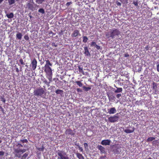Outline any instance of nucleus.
<instances>
[{
  "label": "nucleus",
  "instance_id": "nucleus-1",
  "mask_svg": "<svg viewBox=\"0 0 159 159\" xmlns=\"http://www.w3.org/2000/svg\"><path fill=\"white\" fill-rule=\"evenodd\" d=\"M16 146L18 148L14 149V151L16 153L15 155V157L20 158L21 157V154L25 152L26 151V149H21L19 148L20 147L22 148L23 147V145L20 143L17 144H16Z\"/></svg>",
  "mask_w": 159,
  "mask_h": 159
},
{
  "label": "nucleus",
  "instance_id": "nucleus-2",
  "mask_svg": "<svg viewBox=\"0 0 159 159\" xmlns=\"http://www.w3.org/2000/svg\"><path fill=\"white\" fill-rule=\"evenodd\" d=\"M120 34V31L117 29L113 28L110 31L107 32L106 34V36L107 38L111 37L113 39L116 36H118Z\"/></svg>",
  "mask_w": 159,
  "mask_h": 159
},
{
  "label": "nucleus",
  "instance_id": "nucleus-3",
  "mask_svg": "<svg viewBox=\"0 0 159 159\" xmlns=\"http://www.w3.org/2000/svg\"><path fill=\"white\" fill-rule=\"evenodd\" d=\"M44 71L46 73V77L50 81H52V69L50 66H45Z\"/></svg>",
  "mask_w": 159,
  "mask_h": 159
},
{
  "label": "nucleus",
  "instance_id": "nucleus-4",
  "mask_svg": "<svg viewBox=\"0 0 159 159\" xmlns=\"http://www.w3.org/2000/svg\"><path fill=\"white\" fill-rule=\"evenodd\" d=\"M26 7L29 10L34 11L35 10V7L33 0H30L26 4Z\"/></svg>",
  "mask_w": 159,
  "mask_h": 159
},
{
  "label": "nucleus",
  "instance_id": "nucleus-5",
  "mask_svg": "<svg viewBox=\"0 0 159 159\" xmlns=\"http://www.w3.org/2000/svg\"><path fill=\"white\" fill-rule=\"evenodd\" d=\"M57 154L59 157V159H69L66 153L63 151L58 150Z\"/></svg>",
  "mask_w": 159,
  "mask_h": 159
},
{
  "label": "nucleus",
  "instance_id": "nucleus-6",
  "mask_svg": "<svg viewBox=\"0 0 159 159\" xmlns=\"http://www.w3.org/2000/svg\"><path fill=\"white\" fill-rule=\"evenodd\" d=\"M45 92L44 89L42 88H38L34 91V95L38 96H41Z\"/></svg>",
  "mask_w": 159,
  "mask_h": 159
},
{
  "label": "nucleus",
  "instance_id": "nucleus-7",
  "mask_svg": "<svg viewBox=\"0 0 159 159\" xmlns=\"http://www.w3.org/2000/svg\"><path fill=\"white\" fill-rule=\"evenodd\" d=\"M116 115L113 116H111L108 118V121L111 123H114L118 121L119 119V116H116Z\"/></svg>",
  "mask_w": 159,
  "mask_h": 159
},
{
  "label": "nucleus",
  "instance_id": "nucleus-8",
  "mask_svg": "<svg viewBox=\"0 0 159 159\" xmlns=\"http://www.w3.org/2000/svg\"><path fill=\"white\" fill-rule=\"evenodd\" d=\"M65 134L67 135L74 136L75 134V131L72 130L71 129L69 128L66 130Z\"/></svg>",
  "mask_w": 159,
  "mask_h": 159
},
{
  "label": "nucleus",
  "instance_id": "nucleus-9",
  "mask_svg": "<svg viewBox=\"0 0 159 159\" xmlns=\"http://www.w3.org/2000/svg\"><path fill=\"white\" fill-rule=\"evenodd\" d=\"M81 34L80 33V31L77 30H75L71 34V37L72 38H76L78 36H80Z\"/></svg>",
  "mask_w": 159,
  "mask_h": 159
},
{
  "label": "nucleus",
  "instance_id": "nucleus-10",
  "mask_svg": "<svg viewBox=\"0 0 159 159\" xmlns=\"http://www.w3.org/2000/svg\"><path fill=\"white\" fill-rule=\"evenodd\" d=\"M37 63V61L35 58H34L31 61V65L33 70H34L36 68Z\"/></svg>",
  "mask_w": 159,
  "mask_h": 159
},
{
  "label": "nucleus",
  "instance_id": "nucleus-11",
  "mask_svg": "<svg viewBox=\"0 0 159 159\" xmlns=\"http://www.w3.org/2000/svg\"><path fill=\"white\" fill-rule=\"evenodd\" d=\"M84 53L85 54V56L88 57H90L91 54L89 51L88 48L87 47H85L84 48Z\"/></svg>",
  "mask_w": 159,
  "mask_h": 159
},
{
  "label": "nucleus",
  "instance_id": "nucleus-12",
  "mask_svg": "<svg viewBox=\"0 0 159 159\" xmlns=\"http://www.w3.org/2000/svg\"><path fill=\"white\" fill-rule=\"evenodd\" d=\"M111 141L108 139H105L102 140L101 144L102 145H109L110 144Z\"/></svg>",
  "mask_w": 159,
  "mask_h": 159
},
{
  "label": "nucleus",
  "instance_id": "nucleus-13",
  "mask_svg": "<svg viewBox=\"0 0 159 159\" xmlns=\"http://www.w3.org/2000/svg\"><path fill=\"white\" fill-rule=\"evenodd\" d=\"M108 113L110 114H114L116 112V110L115 107H112L107 110Z\"/></svg>",
  "mask_w": 159,
  "mask_h": 159
},
{
  "label": "nucleus",
  "instance_id": "nucleus-14",
  "mask_svg": "<svg viewBox=\"0 0 159 159\" xmlns=\"http://www.w3.org/2000/svg\"><path fill=\"white\" fill-rule=\"evenodd\" d=\"M97 148L100 150L102 153H106L105 148L101 145H98L97 146Z\"/></svg>",
  "mask_w": 159,
  "mask_h": 159
},
{
  "label": "nucleus",
  "instance_id": "nucleus-15",
  "mask_svg": "<svg viewBox=\"0 0 159 159\" xmlns=\"http://www.w3.org/2000/svg\"><path fill=\"white\" fill-rule=\"evenodd\" d=\"M91 46H95L96 48L98 50H99L100 48V47L96 44V42H92L91 43Z\"/></svg>",
  "mask_w": 159,
  "mask_h": 159
},
{
  "label": "nucleus",
  "instance_id": "nucleus-16",
  "mask_svg": "<svg viewBox=\"0 0 159 159\" xmlns=\"http://www.w3.org/2000/svg\"><path fill=\"white\" fill-rule=\"evenodd\" d=\"M108 99L110 101L114 100L115 98V96L112 94H107Z\"/></svg>",
  "mask_w": 159,
  "mask_h": 159
},
{
  "label": "nucleus",
  "instance_id": "nucleus-17",
  "mask_svg": "<svg viewBox=\"0 0 159 159\" xmlns=\"http://www.w3.org/2000/svg\"><path fill=\"white\" fill-rule=\"evenodd\" d=\"M135 130V128L133 127L132 128V129H126L124 130V132L126 133H133Z\"/></svg>",
  "mask_w": 159,
  "mask_h": 159
},
{
  "label": "nucleus",
  "instance_id": "nucleus-18",
  "mask_svg": "<svg viewBox=\"0 0 159 159\" xmlns=\"http://www.w3.org/2000/svg\"><path fill=\"white\" fill-rule=\"evenodd\" d=\"M22 35L21 33L18 32L16 34V38L17 39L21 40L22 38Z\"/></svg>",
  "mask_w": 159,
  "mask_h": 159
},
{
  "label": "nucleus",
  "instance_id": "nucleus-19",
  "mask_svg": "<svg viewBox=\"0 0 159 159\" xmlns=\"http://www.w3.org/2000/svg\"><path fill=\"white\" fill-rule=\"evenodd\" d=\"M46 63L45 65V66H52V64L51 63L50 61L48 60H45Z\"/></svg>",
  "mask_w": 159,
  "mask_h": 159
},
{
  "label": "nucleus",
  "instance_id": "nucleus-20",
  "mask_svg": "<svg viewBox=\"0 0 159 159\" xmlns=\"http://www.w3.org/2000/svg\"><path fill=\"white\" fill-rule=\"evenodd\" d=\"M115 86L117 88V89L114 91L115 93H120L122 91L123 89L121 88H118L116 86Z\"/></svg>",
  "mask_w": 159,
  "mask_h": 159
},
{
  "label": "nucleus",
  "instance_id": "nucleus-21",
  "mask_svg": "<svg viewBox=\"0 0 159 159\" xmlns=\"http://www.w3.org/2000/svg\"><path fill=\"white\" fill-rule=\"evenodd\" d=\"M76 155L79 159H85L83 155L79 153H77Z\"/></svg>",
  "mask_w": 159,
  "mask_h": 159
},
{
  "label": "nucleus",
  "instance_id": "nucleus-22",
  "mask_svg": "<svg viewBox=\"0 0 159 159\" xmlns=\"http://www.w3.org/2000/svg\"><path fill=\"white\" fill-rule=\"evenodd\" d=\"M6 16L8 18L11 19L14 17V14L13 13L11 12L9 14H7Z\"/></svg>",
  "mask_w": 159,
  "mask_h": 159
},
{
  "label": "nucleus",
  "instance_id": "nucleus-23",
  "mask_svg": "<svg viewBox=\"0 0 159 159\" xmlns=\"http://www.w3.org/2000/svg\"><path fill=\"white\" fill-rule=\"evenodd\" d=\"M63 91L60 89H57L56 90L55 93L57 94H63Z\"/></svg>",
  "mask_w": 159,
  "mask_h": 159
},
{
  "label": "nucleus",
  "instance_id": "nucleus-24",
  "mask_svg": "<svg viewBox=\"0 0 159 159\" xmlns=\"http://www.w3.org/2000/svg\"><path fill=\"white\" fill-rule=\"evenodd\" d=\"M83 42L84 43H86L88 40V38L86 36H83Z\"/></svg>",
  "mask_w": 159,
  "mask_h": 159
},
{
  "label": "nucleus",
  "instance_id": "nucleus-25",
  "mask_svg": "<svg viewBox=\"0 0 159 159\" xmlns=\"http://www.w3.org/2000/svg\"><path fill=\"white\" fill-rule=\"evenodd\" d=\"M152 89L153 90L156 91L157 88L156 83L155 82H153L152 83Z\"/></svg>",
  "mask_w": 159,
  "mask_h": 159
},
{
  "label": "nucleus",
  "instance_id": "nucleus-26",
  "mask_svg": "<svg viewBox=\"0 0 159 159\" xmlns=\"http://www.w3.org/2000/svg\"><path fill=\"white\" fill-rule=\"evenodd\" d=\"M75 83L80 87H81L83 86L82 83L80 81H75Z\"/></svg>",
  "mask_w": 159,
  "mask_h": 159
},
{
  "label": "nucleus",
  "instance_id": "nucleus-27",
  "mask_svg": "<svg viewBox=\"0 0 159 159\" xmlns=\"http://www.w3.org/2000/svg\"><path fill=\"white\" fill-rule=\"evenodd\" d=\"M78 67L79 72L82 73L83 75H84V73L83 70V68L82 67H81L80 66H78Z\"/></svg>",
  "mask_w": 159,
  "mask_h": 159
},
{
  "label": "nucleus",
  "instance_id": "nucleus-28",
  "mask_svg": "<svg viewBox=\"0 0 159 159\" xmlns=\"http://www.w3.org/2000/svg\"><path fill=\"white\" fill-rule=\"evenodd\" d=\"M155 138L153 137H150L148 138L147 140V142L152 141L153 140L155 139Z\"/></svg>",
  "mask_w": 159,
  "mask_h": 159
},
{
  "label": "nucleus",
  "instance_id": "nucleus-29",
  "mask_svg": "<svg viewBox=\"0 0 159 159\" xmlns=\"http://www.w3.org/2000/svg\"><path fill=\"white\" fill-rule=\"evenodd\" d=\"M83 88L84 89V90L86 91H87L90 90L91 89V88L90 87H85V86H84L83 87Z\"/></svg>",
  "mask_w": 159,
  "mask_h": 159
},
{
  "label": "nucleus",
  "instance_id": "nucleus-30",
  "mask_svg": "<svg viewBox=\"0 0 159 159\" xmlns=\"http://www.w3.org/2000/svg\"><path fill=\"white\" fill-rule=\"evenodd\" d=\"M8 2L9 5L14 4L15 2V0H8Z\"/></svg>",
  "mask_w": 159,
  "mask_h": 159
},
{
  "label": "nucleus",
  "instance_id": "nucleus-31",
  "mask_svg": "<svg viewBox=\"0 0 159 159\" xmlns=\"http://www.w3.org/2000/svg\"><path fill=\"white\" fill-rule=\"evenodd\" d=\"M28 155V154L27 153H24L22 156L21 159H25Z\"/></svg>",
  "mask_w": 159,
  "mask_h": 159
},
{
  "label": "nucleus",
  "instance_id": "nucleus-32",
  "mask_svg": "<svg viewBox=\"0 0 159 159\" xmlns=\"http://www.w3.org/2000/svg\"><path fill=\"white\" fill-rule=\"evenodd\" d=\"M39 12L41 13L42 14H44L45 13V11L43 9L40 8L38 10Z\"/></svg>",
  "mask_w": 159,
  "mask_h": 159
},
{
  "label": "nucleus",
  "instance_id": "nucleus-33",
  "mask_svg": "<svg viewBox=\"0 0 159 159\" xmlns=\"http://www.w3.org/2000/svg\"><path fill=\"white\" fill-rule=\"evenodd\" d=\"M20 142L22 143H27L28 142V140L25 139H21L20 140Z\"/></svg>",
  "mask_w": 159,
  "mask_h": 159
},
{
  "label": "nucleus",
  "instance_id": "nucleus-34",
  "mask_svg": "<svg viewBox=\"0 0 159 159\" xmlns=\"http://www.w3.org/2000/svg\"><path fill=\"white\" fill-rule=\"evenodd\" d=\"M51 81H49V82H48L47 80H45L44 81V82L48 86H50L49 84Z\"/></svg>",
  "mask_w": 159,
  "mask_h": 159
},
{
  "label": "nucleus",
  "instance_id": "nucleus-35",
  "mask_svg": "<svg viewBox=\"0 0 159 159\" xmlns=\"http://www.w3.org/2000/svg\"><path fill=\"white\" fill-rule=\"evenodd\" d=\"M37 3L38 4H42L43 1L44 0H36Z\"/></svg>",
  "mask_w": 159,
  "mask_h": 159
},
{
  "label": "nucleus",
  "instance_id": "nucleus-36",
  "mask_svg": "<svg viewBox=\"0 0 159 159\" xmlns=\"http://www.w3.org/2000/svg\"><path fill=\"white\" fill-rule=\"evenodd\" d=\"M19 61L20 63L21 64V65H24L25 64V62L22 59H20Z\"/></svg>",
  "mask_w": 159,
  "mask_h": 159
},
{
  "label": "nucleus",
  "instance_id": "nucleus-37",
  "mask_svg": "<svg viewBox=\"0 0 159 159\" xmlns=\"http://www.w3.org/2000/svg\"><path fill=\"white\" fill-rule=\"evenodd\" d=\"M133 3L135 6H138V0L134 1Z\"/></svg>",
  "mask_w": 159,
  "mask_h": 159
},
{
  "label": "nucleus",
  "instance_id": "nucleus-38",
  "mask_svg": "<svg viewBox=\"0 0 159 159\" xmlns=\"http://www.w3.org/2000/svg\"><path fill=\"white\" fill-rule=\"evenodd\" d=\"M24 38L26 41L28 40H29V39L28 36L27 34L25 35L24 36Z\"/></svg>",
  "mask_w": 159,
  "mask_h": 159
},
{
  "label": "nucleus",
  "instance_id": "nucleus-39",
  "mask_svg": "<svg viewBox=\"0 0 159 159\" xmlns=\"http://www.w3.org/2000/svg\"><path fill=\"white\" fill-rule=\"evenodd\" d=\"M1 101L3 102V103H5L6 102V100L3 97H2L1 98Z\"/></svg>",
  "mask_w": 159,
  "mask_h": 159
},
{
  "label": "nucleus",
  "instance_id": "nucleus-40",
  "mask_svg": "<svg viewBox=\"0 0 159 159\" xmlns=\"http://www.w3.org/2000/svg\"><path fill=\"white\" fill-rule=\"evenodd\" d=\"M79 150L80 151L83 152V149L82 147H80V146L78 145Z\"/></svg>",
  "mask_w": 159,
  "mask_h": 159
},
{
  "label": "nucleus",
  "instance_id": "nucleus-41",
  "mask_svg": "<svg viewBox=\"0 0 159 159\" xmlns=\"http://www.w3.org/2000/svg\"><path fill=\"white\" fill-rule=\"evenodd\" d=\"M72 3V2H67L66 4V6L67 7H68V6H70Z\"/></svg>",
  "mask_w": 159,
  "mask_h": 159
},
{
  "label": "nucleus",
  "instance_id": "nucleus-42",
  "mask_svg": "<svg viewBox=\"0 0 159 159\" xmlns=\"http://www.w3.org/2000/svg\"><path fill=\"white\" fill-rule=\"evenodd\" d=\"M76 90L78 92H82V90L80 88H77Z\"/></svg>",
  "mask_w": 159,
  "mask_h": 159
},
{
  "label": "nucleus",
  "instance_id": "nucleus-43",
  "mask_svg": "<svg viewBox=\"0 0 159 159\" xmlns=\"http://www.w3.org/2000/svg\"><path fill=\"white\" fill-rule=\"evenodd\" d=\"M4 152L3 151H0V156H3L4 155Z\"/></svg>",
  "mask_w": 159,
  "mask_h": 159
},
{
  "label": "nucleus",
  "instance_id": "nucleus-44",
  "mask_svg": "<svg viewBox=\"0 0 159 159\" xmlns=\"http://www.w3.org/2000/svg\"><path fill=\"white\" fill-rule=\"evenodd\" d=\"M121 96V94H118L116 95V97L118 98H120V97Z\"/></svg>",
  "mask_w": 159,
  "mask_h": 159
},
{
  "label": "nucleus",
  "instance_id": "nucleus-45",
  "mask_svg": "<svg viewBox=\"0 0 159 159\" xmlns=\"http://www.w3.org/2000/svg\"><path fill=\"white\" fill-rule=\"evenodd\" d=\"M116 4L118 6H120L121 5V3L118 1H117L116 2Z\"/></svg>",
  "mask_w": 159,
  "mask_h": 159
},
{
  "label": "nucleus",
  "instance_id": "nucleus-46",
  "mask_svg": "<svg viewBox=\"0 0 159 159\" xmlns=\"http://www.w3.org/2000/svg\"><path fill=\"white\" fill-rule=\"evenodd\" d=\"M157 70L158 72H159V63L157 66Z\"/></svg>",
  "mask_w": 159,
  "mask_h": 159
},
{
  "label": "nucleus",
  "instance_id": "nucleus-47",
  "mask_svg": "<svg viewBox=\"0 0 159 159\" xmlns=\"http://www.w3.org/2000/svg\"><path fill=\"white\" fill-rule=\"evenodd\" d=\"M84 147L85 148H86V147H87L88 146V145L87 143H84Z\"/></svg>",
  "mask_w": 159,
  "mask_h": 159
},
{
  "label": "nucleus",
  "instance_id": "nucleus-48",
  "mask_svg": "<svg viewBox=\"0 0 159 159\" xmlns=\"http://www.w3.org/2000/svg\"><path fill=\"white\" fill-rule=\"evenodd\" d=\"M52 45L53 46H55V47H56L57 46V45L55 43H52Z\"/></svg>",
  "mask_w": 159,
  "mask_h": 159
},
{
  "label": "nucleus",
  "instance_id": "nucleus-49",
  "mask_svg": "<svg viewBox=\"0 0 159 159\" xmlns=\"http://www.w3.org/2000/svg\"><path fill=\"white\" fill-rule=\"evenodd\" d=\"M129 56V55L128 53H126L124 54V57H128Z\"/></svg>",
  "mask_w": 159,
  "mask_h": 159
},
{
  "label": "nucleus",
  "instance_id": "nucleus-50",
  "mask_svg": "<svg viewBox=\"0 0 159 159\" xmlns=\"http://www.w3.org/2000/svg\"><path fill=\"white\" fill-rule=\"evenodd\" d=\"M145 49L146 50H148L149 49V46L148 45H147L145 48Z\"/></svg>",
  "mask_w": 159,
  "mask_h": 159
},
{
  "label": "nucleus",
  "instance_id": "nucleus-51",
  "mask_svg": "<svg viewBox=\"0 0 159 159\" xmlns=\"http://www.w3.org/2000/svg\"><path fill=\"white\" fill-rule=\"evenodd\" d=\"M0 109H1L2 111V112L4 113V110L3 108H2V107L1 106L0 107Z\"/></svg>",
  "mask_w": 159,
  "mask_h": 159
},
{
  "label": "nucleus",
  "instance_id": "nucleus-52",
  "mask_svg": "<svg viewBox=\"0 0 159 159\" xmlns=\"http://www.w3.org/2000/svg\"><path fill=\"white\" fill-rule=\"evenodd\" d=\"M43 148H44L43 147L42 148H39V149L40 151H43Z\"/></svg>",
  "mask_w": 159,
  "mask_h": 159
},
{
  "label": "nucleus",
  "instance_id": "nucleus-53",
  "mask_svg": "<svg viewBox=\"0 0 159 159\" xmlns=\"http://www.w3.org/2000/svg\"><path fill=\"white\" fill-rule=\"evenodd\" d=\"M16 71L18 73L19 72V70L18 69V68H16Z\"/></svg>",
  "mask_w": 159,
  "mask_h": 159
},
{
  "label": "nucleus",
  "instance_id": "nucleus-54",
  "mask_svg": "<svg viewBox=\"0 0 159 159\" xmlns=\"http://www.w3.org/2000/svg\"><path fill=\"white\" fill-rule=\"evenodd\" d=\"M59 34L60 35H62V34H63V32H62V31L61 30V32H59Z\"/></svg>",
  "mask_w": 159,
  "mask_h": 159
},
{
  "label": "nucleus",
  "instance_id": "nucleus-55",
  "mask_svg": "<svg viewBox=\"0 0 159 159\" xmlns=\"http://www.w3.org/2000/svg\"><path fill=\"white\" fill-rule=\"evenodd\" d=\"M127 88V85H126V86L125 85H124V89H126Z\"/></svg>",
  "mask_w": 159,
  "mask_h": 159
},
{
  "label": "nucleus",
  "instance_id": "nucleus-56",
  "mask_svg": "<svg viewBox=\"0 0 159 159\" xmlns=\"http://www.w3.org/2000/svg\"><path fill=\"white\" fill-rule=\"evenodd\" d=\"M3 0H0V3H1Z\"/></svg>",
  "mask_w": 159,
  "mask_h": 159
},
{
  "label": "nucleus",
  "instance_id": "nucleus-57",
  "mask_svg": "<svg viewBox=\"0 0 159 159\" xmlns=\"http://www.w3.org/2000/svg\"><path fill=\"white\" fill-rule=\"evenodd\" d=\"M148 159H152V158H151V157H149V158H148Z\"/></svg>",
  "mask_w": 159,
  "mask_h": 159
},
{
  "label": "nucleus",
  "instance_id": "nucleus-58",
  "mask_svg": "<svg viewBox=\"0 0 159 159\" xmlns=\"http://www.w3.org/2000/svg\"><path fill=\"white\" fill-rule=\"evenodd\" d=\"M2 142V141L0 140V143H1Z\"/></svg>",
  "mask_w": 159,
  "mask_h": 159
},
{
  "label": "nucleus",
  "instance_id": "nucleus-59",
  "mask_svg": "<svg viewBox=\"0 0 159 159\" xmlns=\"http://www.w3.org/2000/svg\"><path fill=\"white\" fill-rule=\"evenodd\" d=\"M100 158H103V157H101Z\"/></svg>",
  "mask_w": 159,
  "mask_h": 159
},
{
  "label": "nucleus",
  "instance_id": "nucleus-60",
  "mask_svg": "<svg viewBox=\"0 0 159 159\" xmlns=\"http://www.w3.org/2000/svg\"><path fill=\"white\" fill-rule=\"evenodd\" d=\"M30 18L31 17V16H30Z\"/></svg>",
  "mask_w": 159,
  "mask_h": 159
},
{
  "label": "nucleus",
  "instance_id": "nucleus-61",
  "mask_svg": "<svg viewBox=\"0 0 159 159\" xmlns=\"http://www.w3.org/2000/svg\"><path fill=\"white\" fill-rule=\"evenodd\" d=\"M20 69H22V67H20Z\"/></svg>",
  "mask_w": 159,
  "mask_h": 159
}]
</instances>
